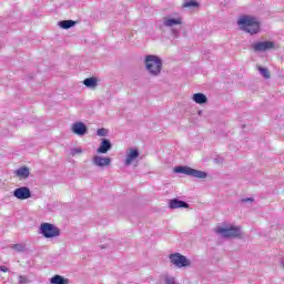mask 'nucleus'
Segmentation results:
<instances>
[{
    "instance_id": "nucleus-1",
    "label": "nucleus",
    "mask_w": 284,
    "mask_h": 284,
    "mask_svg": "<svg viewBox=\"0 0 284 284\" xmlns=\"http://www.w3.org/2000/svg\"><path fill=\"white\" fill-rule=\"evenodd\" d=\"M144 65L151 77H159L163 70V60L159 55L148 54L144 57Z\"/></svg>"
},
{
    "instance_id": "nucleus-2",
    "label": "nucleus",
    "mask_w": 284,
    "mask_h": 284,
    "mask_svg": "<svg viewBox=\"0 0 284 284\" xmlns=\"http://www.w3.org/2000/svg\"><path fill=\"white\" fill-rule=\"evenodd\" d=\"M237 24L240 30H244V32H248V34H258V31L261 30V24L256 18L252 16H242L237 20Z\"/></svg>"
},
{
    "instance_id": "nucleus-3",
    "label": "nucleus",
    "mask_w": 284,
    "mask_h": 284,
    "mask_svg": "<svg viewBox=\"0 0 284 284\" xmlns=\"http://www.w3.org/2000/svg\"><path fill=\"white\" fill-rule=\"evenodd\" d=\"M175 174H185L186 176H193V179H207V172L192 169L190 166L179 165L173 169Z\"/></svg>"
},
{
    "instance_id": "nucleus-4",
    "label": "nucleus",
    "mask_w": 284,
    "mask_h": 284,
    "mask_svg": "<svg viewBox=\"0 0 284 284\" xmlns=\"http://www.w3.org/2000/svg\"><path fill=\"white\" fill-rule=\"evenodd\" d=\"M215 233L222 236V239H239L241 236V226H217Z\"/></svg>"
},
{
    "instance_id": "nucleus-5",
    "label": "nucleus",
    "mask_w": 284,
    "mask_h": 284,
    "mask_svg": "<svg viewBox=\"0 0 284 284\" xmlns=\"http://www.w3.org/2000/svg\"><path fill=\"white\" fill-rule=\"evenodd\" d=\"M40 234H42L44 239H57V236H61V230L54 224L42 223L40 225Z\"/></svg>"
},
{
    "instance_id": "nucleus-6",
    "label": "nucleus",
    "mask_w": 284,
    "mask_h": 284,
    "mask_svg": "<svg viewBox=\"0 0 284 284\" xmlns=\"http://www.w3.org/2000/svg\"><path fill=\"white\" fill-rule=\"evenodd\" d=\"M170 263L175 265V267H191L192 261H190L185 255L181 253H172L169 255Z\"/></svg>"
},
{
    "instance_id": "nucleus-7",
    "label": "nucleus",
    "mask_w": 284,
    "mask_h": 284,
    "mask_svg": "<svg viewBox=\"0 0 284 284\" xmlns=\"http://www.w3.org/2000/svg\"><path fill=\"white\" fill-rule=\"evenodd\" d=\"M254 52H267V50H276V43L273 41H258L251 44Z\"/></svg>"
},
{
    "instance_id": "nucleus-8",
    "label": "nucleus",
    "mask_w": 284,
    "mask_h": 284,
    "mask_svg": "<svg viewBox=\"0 0 284 284\" xmlns=\"http://www.w3.org/2000/svg\"><path fill=\"white\" fill-rule=\"evenodd\" d=\"M13 196L19 201H28V199H32V191L28 186H20L13 191Z\"/></svg>"
},
{
    "instance_id": "nucleus-9",
    "label": "nucleus",
    "mask_w": 284,
    "mask_h": 284,
    "mask_svg": "<svg viewBox=\"0 0 284 284\" xmlns=\"http://www.w3.org/2000/svg\"><path fill=\"white\" fill-rule=\"evenodd\" d=\"M92 164L95 168H110V165H112V159L111 158H104L101 155H94L92 158Z\"/></svg>"
},
{
    "instance_id": "nucleus-10",
    "label": "nucleus",
    "mask_w": 284,
    "mask_h": 284,
    "mask_svg": "<svg viewBox=\"0 0 284 284\" xmlns=\"http://www.w3.org/2000/svg\"><path fill=\"white\" fill-rule=\"evenodd\" d=\"M183 23V19L181 17L172 18L164 17L162 20V26L164 28H174V26H181Z\"/></svg>"
},
{
    "instance_id": "nucleus-11",
    "label": "nucleus",
    "mask_w": 284,
    "mask_h": 284,
    "mask_svg": "<svg viewBox=\"0 0 284 284\" xmlns=\"http://www.w3.org/2000/svg\"><path fill=\"white\" fill-rule=\"evenodd\" d=\"M71 132L78 136H85L88 126L83 122H75L72 124Z\"/></svg>"
},
{
    "instance_id": "nucleus-12",
    "label": "nucleus",
    "mask_w": 284,
    "mask_h": 284,
    "mask_svg": "<svg viewBox=\"0 0 284 284\" xmlns=\"http://www.w3.org/2000/svg\"><path fill=\"white\" fill-rule=\"evenodd\" d=\"M112 150V142L108 139H102L100 146L97 149L98 154H108Z\"/></svg>"
},
{
    "instance_id": "nucleus-13",
    "label": "nucleus",
    "mask_w": 284,
    "mask_h": 284,
    "mask_svg": "<svg viewBox=\"0 0 284 284\" xmlns=\"http://www.w3.org/2000/svg\"><path fill=\"white\" fill-rule=\"evenodd\" d=\"M139 159V149H129L126 151V159L124 161V165H132V162Z\"/></svg>"
},
{
    "instance_id": "nucleus-14",
    "label": "nucleus",
    "mask_w": 284,
    "mask_h": 284,
    "mask_svg": "<svg viewBox=\"0 0 284 284\" xmlns=\"http://www.w3.org/2000/svg\"><path fill=\"white\" fill-rule=\"evenodd\" d=\"M169 207L171 210H179L180 207L187 209L190 207V204L187 202L179 200V199H173L169 202Z\"/></svg>"
},
{
    "instance_id": "nucleus-15",
    "label": "nucleus",
    "mask_w": 284,
    "mask_h": 284,
    "mask_svg": "<svg viewBox=\"0 0 284 284\" xmlns=\"http://www.w3.org/2000/svg\"><path fill=\"white\" fill-rule=\"evenodd\" d=\"M83 85L85 88H89L90 90H95V88L99 85V79L91 77L83 80Z\"/></svg>"
},
{
    "instance_id": "nucleus-16",
    "label": "nucleus",
    "mask_w": 284,
    "mask_h": 284,
    "mask_svg": "<svg viewBox=\"0 0 284 284\" xmlns=\"http://www.w3.org/2000/svg\"><path fill=\"white\" fill-rule=\"evenodd\" d=\"M193 101L194 103H197V105H203L207 103V97L203 93H194Z\"/></svg>"
},
{
    "instance_id": "nucleus-17",
    "label": "nucleus",
    "mask_w": 284,
    "mask_h": 284,
    "mask_svg": "<svg viewBox=\"0 0 284 284\" xmlns=\"http://www.w3.org/2000/svg\"><path fill=\"white\" fill-rule=\"evenodd\" d=\"M51 284H70V280L61 275H54L50 278Z\"/></svg>"
},
{
    "instance_id": "nucleus-18",
    "label": "nucleus",
    "mask_w": 284,
    "mask_h": 284,
    "mask_svg": "<svg viewBox=\"0 0 284 284\" xmlns=\"http://www.w3.org/2000/svg\"><path fill=\"white\" fill-rule=\"evenodd\" d=\"M62 28V30H70V28H74L77 26V21L74 20H62L58 23Z\"/></svg>"
},
{
    "instance_id": "nucleus-19",
    "label": "nucleus",
    "mask_w": 284,
    "mask_h": 284,
    "mask_svg": "<svg viewBox=\"0 0 284 284\" xmlns=\"http://www.w3.org/2000/svg\"><path fill=\"white\" fill-rule=\"evenodd\" d=\"M16 175L19 179H28V176H30V169L22 166L16 171Z\"/></svg>"
},
{
    "instance_id": "nucleus-20",
    "label": "nucleus",
    "mask_w": 284,
    "mask_h": 284,
    "mask_svg": "<svg viewBox=\"0 0 284 284\" xmlns=\"http://www.w3.org/2000/svg\"><path fill=\"white\" fill-rule=\"evenodd\" d=\"M256 70L260 72L261 77H263V79H272V74L270 73V69L265 68V67H261V65H256Z\"/></svg>"
},
{
    "instance_id": "nucleus-21",
    "label": "nucleus",
    "mask_w": 284,
    "mask_h": 284,
    "mask_svg": "<svg viewBox=\"0 0 284 284\" xmlns=\"http://www.w3.org/2000/svg\"><path fill=\"white\" fill-rule=\"evenodd\" d=\"M183 8H199V2L194 0H185L183 3Z\"/></svg>"
},
{
    "instance_id": "nucleus-22",
    "label": "nucleus",
    "mask_w": 284,
    "mask_h": 284,
    "mask_svg": "<svg viewBox=\"0 0 284 284\" xmlns=\"http://www.w3.org/2000/svg\"><path fill=\"white\" fill-rule=\"evenodd\" d=\"M11 250H16V252H26V245L14 244V245L11 246Z\"/></svg>"
},
{
    "instance_id": "nucleus-23",
    "label": "nucleus",
    "mask_w": 284,
    "mask_h": 284,
    "mask_svg": "<svg viewBox=\"0 0 284 284\" xmlns=\"http://www.w3.org/2000/svg\"><path fill=\"white\" fill-rule=\"evenodd\" d=\"M71 156H77V154H83V149L81 148H73L70 150Z\"/></svg>"
},
{
    "instance_id": "nucleus-24",
    "label": "nucleus",
    "mask_w": 284,
    "mask_h": 284,
    "mask_svg": "<svg viewBox=\"0 0 284 284\" xmlns=\"http://www.w3.org/2000/svg\"><path fill=\"white\" fill-rule=\"evenodd\" d=\"M108 129H105V128H101V129H98V131H97V134H98V136H108Z\"/></svg>"
},
{
    "instance_id": "nucleus-25",
    "label": "nucleus",
    "mask_w": 284,
    "mask_h": 284,
    "mask_svg": "<svg viewBox=\"0 0 284 284\" xmlns=\"http://www.w3.org/2000/svg\"><path fill=\"white\" fill-rule=\"evenodd\" d=\"M30 283V280H28V277L20 275L19 276V284H28Z\"/></svg>"
},
{
    "instance_id": "nucleus-26",
    "label": "nucleus",
    "mask_w": 284,
    "mask_h": 284,
    "mask_svg": "<svg viewBox=\"0 0 284 284\" xmlns=\"http://www.w3.org/2000/svg\"><path fill=\"white\" fill-rule=\"evenodd\" d=\"M241 203H254V199L253 197H244L241 200Z\"/></svg>"
},
{
    "instance_id": "nucleus-27",
    "label": "nucleus",
    "mask_w": 284,
    "mask_h": 284,
    "mask_svg": "<svg viewBox=\"0 0 284 284\" xmlns=\"http://www.w3.org/2000/svg\"><path fill=\"white\" fill-rule=\"evenodd\" d=\"M9 268L7 266H0V272H8Z\"/></svg>"
},
{
    "instance_id": "nucleus-28",
    "label": "nucleus",
    "mask_w": 284,
    "mask_h": 284,
    "mask_svg": "<svg viewBox=\"0 0 284 284\" xmlns=\"http://www.w3.org/2000/svg\"><path fill=\"white\" fill-rule=\"evenodd\" d=\"M173 34H175V36H176V34H179V31H176V30H173Z\"/></svg>"
},
{
    "instance_id": "nucleus-29",
    "label": "nucleus",
    "mask_w": 284,
    "mask_h": 284,
    "mask_svg": "<svg viewBox=\"0 0 284 284\" xmlns=\"http://www.w3.org/2000/svg\"><path fill=\"white\" fill-rule=\"evenodd\" d=\"M201 114H203V111H199V115L201 116Z\"/></svg>"
}]
</instances>
